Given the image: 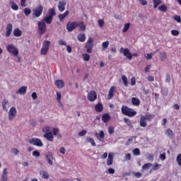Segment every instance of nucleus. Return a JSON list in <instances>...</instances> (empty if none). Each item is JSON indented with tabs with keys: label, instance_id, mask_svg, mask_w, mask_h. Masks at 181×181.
I'll use <instances>...</instances> for the list:
<instances>
[{
	"label": "nucleus",
	"instance_id": "nucleus-1",
	"mask_svg": "<svg viewBox=\"0 0 181 181\" xmlns=\"http://www.w3.org/2000/svg\"><path fill=\"white\" fill-rule=\"evenodd\" d=\"M42 132L44 133L43 137L45 138L49 141H54V132L53 129L49 126H45L42 129Z\"/></svg>",
	"mask_w": 181,
	"mask_h": 181
},
{
	"label": "nucleus",
	"instance_id": "nucleus-2",
	"mask_svg": "<svg viewBox=\"0 0 181 181\" xmlns=\"http://www.w3.org/2000/svg\"><path fill=\"white\" fill-rule=\"evenodd\" d=\"M56 15H57V13L55 11V8H50V9H49L47 15L45 16V18L42 21H44V22L48 25L52 24L54 17Z\"/></svg>",
	"mask_w": 181,
	"mask_h": 181
},
{
	"label": "nucleus",
	"instance_id": "nucleus-3",
	"mask_svg": "<svg viewBox=\"0 0 181 181\" xmlns=\"http://www.w3.org/2000/svg\"><path fill=\"white\" fill-rule=\"evenodd\" d=\"M122 113L129 117H134L137 115V112L134 109H130L128 106H122Z\"/></svg>",
	"mask_w": 181,
	"mask_h": 181
},
{
	"label": "nucleus",
	"instance_id": "nucleus-4",
	"mask_svg": "<svg viewBox=\"0 0 181 181\" xmlns=\"http://www.w3.org/2000/svg\"><path fill=\"white\" fill-rule=\"evenodd\" d=\"M6 50L10 54L14 57H18L19 55V49L14 44H9L6 46Z\"/></svg>",
	"mask_w": 181,
	"mask_h": 181
},
{
	"label": "nucleus",
	"instance_id": "nucleus-5",
	"mask_svg": "<svg viewBox=\"0 0 181 181\" xmlns=\"http://www.w3.org/2000/svg\"><path fill=\"white\" fill-rule=\"evenodd\" d=\"M17 115H18V110L16 107H15L14 106H12V107L10 108L8 112V121L13 122L16 119Z\"/></svg>",
	"mask_w": 181,
	"mask_h": 181
},
{
	"label": "nucleus",
	"instance_id": "nucleus-6",
	"mask_svg": "<svg viewBox=\"0 0 181 181\" xmlns=\"http://www.w3.org/2000/svg\"><path fill=\"white\" fill-rule=\"evenodd\" d=\"M51 46V42L48 40H45L42 43V47L40 50L41 55H45L49 52V47Z\"/></svg>",
	"mask_w": 181,
	"mask_h": 181
},
{
	"label": "nucleus",
	"instance_id": "nucleus-7",
	"mask_svg": "<svg viewBox=\"0 0 181 181\" xmlns=\"http://www.w3.org/2000/svg\"><path fill=\"white\" fill-rule=\"evenodd\" d=\"M93 42H94V39L91 37H88V40L86 42V45L85 47L86 49V52L89 54L93 52Z\"/></svg>",
	"mask_w": 181,
	"mask_h": 181
},
{
	"label": "nucleus",
	"instance_id": "nucleus-8",
	"mask_svg": "<svg viewBox=\"0 0 181 181\" xmlns=\"http://www.w3.org/2000/svg\"><path fill=\"white\" fill-rule=\"evenodd\" d=\"M38 25V32L40 35H43L45 33L46 30H47V27L46 26L45 23L44 21H40L37 23Z\"/></svg>",
	"mask_w": 181,
	"mask_h": 181
},
{
	"label": "nucleus",
	"instance_id": "nucleus-9",
	"mask_svg": "<svg viewBox=\"0 0 181 181\" xmlns=\"http://www.w3.org/2000/svg\"><path fill=\"white\" fill-rule=\"evenodd\" d=\"M33 16L34 18H39L43 12V6L40 5L33 10Z\"/></svg>",
	"mask_w": 181,
	"mask_h": 181
},
{
	"label": "nucleus",
	"instance_id": "nucleus-10",
	"mask_svg": "<svg viewBox=\"0 0 181 181\" xmlns=\"http://www.w3.org/2000/svg\"><path fill=\"white\" fill-rule=\"evenodd\" d=\"M77 27H78V22L77 21L68 22L66 23V30H68V32L74 31Z\"/></svg>",
	"mask_w": 181,
	"mask_h": 181
},
{
	"label": "nucleus",
	"instance_id": "nucleus-11",
	"mask_svg": "<svg viewBox=\"0 0 181 181\" xmlns=\"http://www.w3.org/2000/svg\"><path fill=\"white\" fill-rule=\"evenodd\" d=\"M120 52L124 54V57H126L129 60L132 59V54L129 51L128 48H120Z\"/></svg>",
	"mask_w": 181,
	"mask_h": 181
},
{
	"label": "nucleus",
	"instance_id": "nucleus-12",
	"mask_svg": "<svg viewBox=\"0 0 181 181\" xmlns=\"http://www.w3.org/2000/svg\"><path fill=\"white\" fill-rule=\"evenodd\" d=\"M28 143H30L32 145H34L37 147H42L43 146V144L42 141L37 138H33L30 140H28Z\"/></svg>",
	"mask_w": 181,
	"mask_h": 181
},
{
	"label": "nucleus",
	"instance_id": "nucleus-13",
	"mask_svg": "<svg viewBox=\"0 0 181 181\" xmlns=\"http://www.w3.org/2000/svg\"><path fill=\"white\" fill-rule=\"evenodd\" d=\"M46 157V160L48 164H49L50 166H53V162L55 160L53 153L52 152H48L45 155Z\"/></svg>",
	"mask_w": 181,
	"mask_h": 181
},
{
	"label": "nucleus",
	"instance_id": "nucleus-14",
	"mask_svg": "<svg viewBox=\"0 0 181 181\" xmlns=\"http://www.w3.org/2000/svg\"><path fill=\"white\" fill-rule=\"evenodd\" d=\"M98 95L95 91L91 90L88 93V100L90 102H94L97 100Z\"/></svg>",
	"mask_w": 181,
	"mask_h": 181
},
{
	"label": "nucleus",
	"instance_id": "nucleus-15",
	"mask_svg": "<svg viewBox=\"0 0 181 181\" xmlns=\"http://www.w3.org/2000/svg\"><path fill=\"white\" fill-rule=\"evenodd\" d=\"M115 157V153L110 152L109 155H107V161H106V165L107 166H111L113 164V158Z\"/></svg>",
	"mask_w": 181,
	"mask_h": 181
},
{
	"label": "nucleus",
	"instance_id": "nucleus-16",
	"mask_svg": "<svg viewBox=\"0 0 181 181\" xmlns=\"http://www.w3.org/2000/svg\"><path fill=\"white\" fill-rule=\"evenodd\" d=\"M13 25L12 24H8L6 25V37H9L13 32Z\"/></svg>",
	"mask_w": 181,
	"mask_h": 181
},
{
	"label": "nucleus",
	"instance_id": "nucleus-17",
	"mask_svg": "<svg viewBox=\"0 0 181 181\" xmlns=\"http://www.w3.org/2000/svg\"><path fill=\"white\" fill-rule=\"evenodd\" d=\"M101 120L104 124H107L111 120V116L109 113H105L102 115Z\"/></svg>",
	"mask_w": 181,
	"mask_h": 181
},
{
	"label": "nucleus",
	"instance_id": "nucleus-18",
	"mask_svg": "<svg viewBox=\"0 0 181 181\" xmlns=\"http://www.w3.org/2000/svg\"><path fill=\"white\" fill-rule=\"evenodd\" d=\"M54 84L57 88H63L65 86V83L63 80H56Z\"/></svg>",
	"mask_w": 181,
	"mask_h": 181
},
{
	"label": "nucleus",
	"instance_id": "nucleus-19",
	"mask_svg": "<svg viewBox=\"0 0 181 181\" xmlns=\"http://www.w3.org/2000/svg\"><path fill=\"white\" fill-rule=\"evenodd\" d=\"M95 135L98 140H99L100 141H103L104 140V138H105L104 131L101 130V131H100L99 134L95 133Z\"/></svg>",
	"mask_w": 181,
	"mask_h": 181
},
{
	"label": "nucleus",
	"instance_id": "nucleus-20",
	"mask_svg": "<svg viewBox=\"0 0 181 181\" xmlns=\"http://www.w3.org/2000/svg\"><path fill=\"white\" fill-rule=\"evenodd\" d=\"M139 125H140V127H141L142 128H145V127H146V125H147V122H146V117H145V116H144V115H141V116L140 121H139Z\"/></svg>",
	"mask_w": 181,
	"mask_h": 181
},
{
	"label": "nucleus",
	"instance_id": "nucleus-21",
	"mask_svg": "<svg viewBox=\"0 0 181 181\" xmlns=\"http://www.w3.org/2000/svg\"><path fill=\"white\" fill-rule=\"evenodd\" d=\"M66 3L64 1H59L58 9L60 12H63L65 10Z\"/></svg>",
	"mask_w": 181,
	"mask_h": 181
},
{
	"label": "nucleus",
	"instance_id": "nucleus-22",
	"mask_svg": "<svg viewBox=\"0 0 181 181\" xmlns=\"http://www.w3.org/2000/svg\"><path fill=\"white\" fill-rule=\"evenodd\" d=\"M1 181H8V169H4Z\"/></svg>",
	"mask_w": 181,
	"mask_h": 181
},
{
	"label": "nucleus",
	"instance_id": "nucleus-23",
	"mask_svg": "<svg viewBox=\"0 0 181 181\" xmlns=\"http://www.w3.org/2000/svg\"><path fill=\"white\" fill-rule=\"evenodd\" d=\"M165 134L170 139H174V132L170 129H166L165 132Z\"/></svg>",
	"mask_w": 181,
	"mask_h": 181
},
{
	"label": "nucleus",
	"instance_id": "nucleus-24",
	"mask_svg": "<svg viewBox=\"0 0 181 181\" xmlns=\"http://www.w3.org/2000/svg\"><path fill=\"white\" fill-rule=\"evenodd\" d=\"M115 91V87L112 86L110 89H109V94H107V99L110 100L113 98Z\"/></svg>",
	"mask_w": 181,
	"mask_h": 181
},
{
	"label": "nucleus",
	"instance_id": "nucleus-25",
	"mask_svg": "<svg viewBox=\"0 0 181 181\" xmlns=\"http://www.w3.org/2000/svg\"><path fill=\"white\" fill-rule=\"evenodd\" d=\"M69 11H66L63 14H59L58 16V18L59 19V22L64 21V20L66 18V17L69 14Z\"/></svg>",
	"mask_w": 181,
	"mask_h": 181
},
{
	"label": "nucleus",
	"instance_id": "nucleus-26",
	"mask_svg": "<svg viewBox=\"0 0 181 181\" xmlns=\"http://www.w3.org/2000/svg\"><path fill=\"white\" fill-rule=\"evenodd\" d=\"M22 30L20 28H15L13 30V35L16 37H20L22 35Z\"/></svg>",
	"mask_w": 181,
	"mask_h": 181
},
{
	"label": "nucleus",
	"instance_id": "nucleus-27",
	"mask_svg": "<svg viewBox=\"0 0 181 181\" xmlns=\"http://www.w3.org/2000/svg\"><path fill=\"white\" fill-rule=\"evenodd\" d=\"M95 110L97 112H102L103 111V105L101 103H98L95 106Z\"/></svg>",
	"mask_w": 181,
	"mask_h": 181
},
{
	"label": "nucleus",
	"instance_id": "nucleus-28",
	"mask_svg": "<svg viewBox=\"0 0 181 181\" xmlns=\"http://www.w3.org/2000/svg\"><path fill=\"white\" fill-rule=\"evenodd\" d=\"M9 4L11 6V9H13L14 11H18L19 9L18 4L16 3H15L14 1H10Z\"/></svg>",
	"mask_w": 181,
	"mask_h": 181
},
{
	"label": "nucleus",
	"instance_id": "nucleus-29",
	"mask_svg": "<svg viewBox=\"0 0 181 181\" xmlns=\"http://www.w3.org/2000/svg\"><path fill=\"white\" fill-rule=\"evenodd\" d=\"M27 87L26 86H22L20 88L16 93H19L20 95H25L26 93Z\"/></svg>",
	"mask_w": 181,
	"mask_h": 181
},
{
	"label": "nucleus",
	"instance_id": "nucleus-30",
	"mask_svg": "<svg viewBox=\"0 0 181 181\" xmlns=\"http://www.w3.org/2000/svg\"><path fill=\"white\" fill-rule=\"evenodd\" d=\"M52 132H53V136H57L58 139L62 138V134H59V129L57 128H53L52 129Z\"/></svg>",
	"mask_w": 181,
	"mask_h": 181
},
{
	"label": "nucleus",
	"instance_id": "nucleus-31",
	"mask_svg": "<svg viewBox=\"0 0 181 181\" xmlns=\"http://www.w3.org/2000/svg\"><path fill=\"white\" fill-rule=\"evenodd\" d=\"M77 38H78L79 42H84L85 40H86V35H85V33H80V34H78Z\"/></svg>",
	"mask_w": 181,
	"mask_h": 181
},
{
	"label": "nucleus",
	"instance_id": "nucleus-32",
	"mask_svg": "<svg viewBox=\"0 0 181 181\" xmlns=\"http://www.w3.org/2000/svg\"><path fill=\"white\" fill-rule=\"evenodd\" d=\"M9 105V101L8 100L4 99L2 102V108L4 111H8V108L6 107V105Z\"/></svg>",
	"mask_w": 181,
	"mask_h": 181
},
{
	"label": "nucleus",
	"instance_id": "nucleus-33",
	"mask_svg": "<svg viewBox=\"0 0 181 181\" xmlns=\"http://www.w3.org/2000/svg\"><path fill=\"white\" fill-rule=\"evenodd\" d=\"M132 103L134 106H139L140 105V100L136 98H132Z\"/></svg>",
	"mask_w": 181,
	"mask_h": 181
},
{
	"label": "nucleus",
	"instance_id": "nucleus-34",
	"mask_svg": "<svg viewBox=\"0 0 181 181\" xmlns=\"http://www.w3.org/2000/svg\"><path fill=\"white\" fill-rule=\"evenodd\" d=\"M122 81L124 83V86L125 87H128V78L124 75H122L121 76Z\"/></svg>",
	"mask_w": 181,
	"mask_h": 181
},
{
	"label": "nucleus",
	"instance_id": "nucleus-35",
	"mask_svg": "<svg viewBox=\"0 0 181 181\" xmlns=\"http://www.w3.org/2000/svg\"><path fill=\"white\" fill-rule=\"evenodd\" d=\"M86 141H87L88 143L91 144V145H92L93 146H96V144H95V140H94L93 139L90 138V137H87V138H86Z\"/></svg>",
	"mask_w": 181,
	"mask_h": 181
},
{
	"label": "nucleus",
	"instance_id": "nucleus-36",
	"mask_svg": "<svg viewBox=\"0 0 181 181\" xmlns=\"http://www.w3.org/2000/svg\"><path fill=\"white\" fill-rule=\"evenodd\" d=\"M78 27H79L81 31L83 32L86 30V25H84L83 22H82V21L78 23Z\"/></svg>",
	"mask_w": 181,
	"mask_h": 181
},
{
	"label": "nucleus",
	"instance_id": "nucleus-37",
	"mask_svg": "<svg viewBox=\"0 0 181 181\" xmlns=\"http://www.w3.org/2000/svg\"><path fill=\"white\" fill-rule=\"evenodd\" d=\"M110 45L109 41H105L102 43V49L103 50H105L107 49L108 46Z\"/></svg>",
	"mask_w": 181,
	"mask_h": 181
},
{
	"label": "nucleus",
	"instance_id": "nucleus-38",
	"mask_svg": "<svg viewBox=\"0 0 181 181\" xmlns=\"http://www.w3.org/2000/svg\"><path fill=\"white\" fill-rule=\"evenodd\" d=\"M40 175H42V177L44 179H48L49 178V173L46 171H41Z\"/></svg>",
	"mask_w": 181,
	"mask_h": 181
},
{
	"label": "nucleus",
	"instance_id": "nucleus-39",
	"mask_svg": "<svg viewBox=\"0 0 181 181\" xmlns=\"http://www.w3.org/2000/svg\"><path fill=\"white\" fill-rule=\"evenodd\" d=\"M151 166H153V164L151 163H145V164L142 166V170H148V169H150V168H151Z\"/></svg>",
	"mask_w": 181,
	"mask_h": 181
},
{
	"label": "nucleus",
	"instance_id": "nucleus-40",
	"mask_svg": "<svg viewBox=\"0 0 181 181\" xmlns=\"http://www.w3.org/2000/svg\"><path fill=\"white\" fill-rule=\"evenodd\" d=\"M160 168H161V165H160V164L155 163V164L153 165V169H152L151 170H150V173H151L153 170H158V169H160Z\"/></svg>",
	"mask_w": 181,
	"mask_h": 181
},
{
	"label": "nucleus",
	"instance_id": "nucleus-41",
	"mask_svg": "<svg viewBox=\"0 0 181 181\" xmlns=\"http://www.w3.org/2000/svg\"><path fill=\"white\" fill-rule=\"evenodd\" d=\"M133 154H134V156H140L141 155L140 149L139 148H134L133 150Z\"/></svg>",
	"mask_w": 181,
	"mask_h": 181
},
{
	"label": "nucleus",
	"instance_id": "nucleus-42",
	"mask_svg": "<svg viewBox=\"0 0 181 181\" xmlns=\"http://www.w3.org/2000/svg\"><path fill=\"white\" fill-rule=\"evenodd\" d=\"M158 9L162 12H166L168 10V8L165 5H161L158 7Z\"/></svg>",
	"mask_w": 181,
	"mask_h": 181
},
{
	"label": "nucleus",
	"instance_id": "nucleus-43",
	"mask_svg": "<svg viewBox=\"0 0 181 181\" xmlns=\"http://www.w3.org/2000/svg\"><path fill=\"white\" fill-rule=\"evenodd\" d=\"M153 4H154V8H157L159 5L162 4L161 0H153Z\"/></svg>",
	"mask_w": 181,
	"mask_h": 181
},
{
	"label": "nucleus",
	"instance_id": "nucleus-44",
	"mask_svg": "<svg viewBox=\"0 0 181 181\" xmlns=\"http://www.w3.org/2000/svg\"><path fill=\"white\" fill-rule=\"evenodd\" d=\"M171 35L173 36L177 37L180 35V31L178 30H172Z\"/></svg>",
	"mask_w": 181,
	"mask_h": 181
},
{
	"label": "nucleus",
	"instance_id": "nucleus-45",
	"mask_svg": "<svg viewBox=\"0 0 181 181\" xmlns=\"http://www.w3.org/2000/svg\"><path fill=\"white\" fill-rule=\"evenodd\" d=\"M124 121L128 125V127H132V122L129 119L125 117L124 118Z\"/></svg>",
	"mask_w": 181,
	"mask_h": 181
},
{
	"label": "nucleus",
	"instance_id": "nucleus-46",
	"mask_svg": "<svg viewBox=\"0 0 181 181\" xmlns=\"http://www.w3.org/2000/svg\"><path fill=\"white\" fill-rule=\"evenodd\" d=\"M23 13L25 16H28L31 13V10L30 8H25L23 9Z\"/></svg>",
	"mask_w": 181,
	"mask_h": 181
},
{
	"label": "nucleus",
	"instance_id": "nucleus-47",
	"mask_svg": "<svg viewBox=\"0 0 181 181\" xmlns=\"http://www.w3.org/2000/svg\"><path fill=\"white\" fill-rule=\"evenodd\" d=\"M82 57H83L84 61H86V62L90 61V54H83L82 55Z\"/></svg>",
	"mask_w": 181,
	"mask_h": 181
},
{
	"label": "nucleus",
	"instance_id": "nucleus-48",
	"mask_svg": "<svg viewBox=\"0 0 181 181\" xmlns=\"http://www.w3.org/2000/svg\"><path fill=\"white\" fill-rule=\"evenodd\" d=\"M144 117H145L146 121H149L150 122L153 119V115L148 114V115H146L144 116Z\"/></svg>",
	"mask_w": 181,
	"mask_h": 181
},
{
	"label": "nucleus",
	"instance_id": "nucleus-49",
	"mask_svg": "<svg viewBox=\"0 0 181 181\" xmlns=\"http://www.w3.org/2000/svg\"><path fill=\"white\" fill-rule=\"evenodd\" d=\"M177 163L179 166H181V153L178 154L176 158Z\"/></svg>",
	"mask_w": 181,
	"mask_h": 181
},
{
	"label": "nucleus",
	"instance_id": "nucleus-50",
	"mask_svg": "<svg viewBox=\"0 0 181 181\" xmlns=\"http://www.w3.org/2000/svg\"><path fill=\"white\" fill-rule=\"evenodd\" d=\"M98 26L102 28L104 25H105V23H104V20L103 19H100L98 21Z\"/></svg>",
	"mask_w": 181,
	"mask_h": 181
},
{
	"label": "nucleus",
	"instance_id": "nucleus-51",
	"mask_svg": "<svg viewBox=\"0 0 181 181\" xmlns=\"http://www.w3.org/2000/svg\"><path fill=\"white\" fill-rule=\"evenodd\" d=\"M129 26H131L130 23H127L124 25V28L122 30V31L124 33H126L127 31H128V30L129 29Z\"/></svg>",
	"mask_w": 181,
	"mask_h": 181
},
{
	"label": "nucleus",
	"instance_id": "nucleus-52",
	"mask_svg": "<svg viewBox=\"0 0 181 181\" xmlns=\"http://www.w3.org/2000/svg\"><path fill=\"white\" fill-rule=\"evenodd\" d=\"M156 53V52H155L154 53L148 54L147 56L145 57L146 59H147V60L151 59L153 58V56Z\"/></svg>",
	"mask_w": 181,
	"mask_h": 181
},
{
	"label": "nucleus",
	"instance_id": "nucleus-53",
	"mask_svg": "<svg viewBox=\"0 0 181 181\" xmlns=\"http://www.w3.org/2000/svg\"><path fill=\"white\" fill-rule=\"evenodd\" d=\"M132 159V154L131 153H127L125 157H124V160L125 161H129Z\"/></svg>",
	"mask_w": 181,
	"mask_h": 181
},
{
	"label": "nucleus",
	"instance_id": "nucleus-54",
	"mask_svg": "<svg viewBox=\"0 0 181 181\" xmlns=\"http://www.w3.org/2000/svg\"><path fill=\"white\" fill-rule=\"evenodd\" d=\"M59 45L60 46H67V42L63 40H59Z\"/></svg>",
	"mask_w": 181,
	"mask_h": 181
},
{
	"label": "nucleus",
	"instance_id": "nucleus-55",
	"mask_svg": "<svg viewBox=\"0 0 181 181\" xmlns=\"http://www.w3.org/2000/svg\"><path fill=\"white\" fill-rule=\"evenodd\" d=\"M107 132H109V134H112L115 132V129L112 127H107Z\"/></svg>",
	"mask_w": 181,
	"mask_h": 181
},
{
	"label": "nucleus",
	"instance_id": "nucleus-56",
	"mask_svg": "<svg viewBox=\"0 0 181 181\" xmlns=\"http://www.w3.org/2000/svg\"><path fill=\"white\" fill-rule=\"evenodd\" d=\"M34 157L38 158L40 156V153L38 151H34L33 153Z\"/></svg>",
	"mask_w": 181,
	"mask_h": 181
},
{
	"label": "nucleus",
	"instance_id": "nucleus-57",
	"mask_svg": "<svg viewBox=\"0 0 181 181\" xmlns=\"http://www.w3.org/2000/svg\"><path fill=\"white\" fill-rule=\"evenodd\" d=\"M11 153L16 156H17L19 153V150L18 148H12Z\"/></svg>",
	"mask_w": 181,
	"mask_h": 181
},
{
	"label": "nucleus",
	"instance_id": "nucleus-58",
	"mask_svg": "<svg viewBox=\"0 0 181 181\" xmlns=\"http://www.w3.org/2000/svg\"><path fill=\"white\" fill-rule=\"evenodd\" d=\"M174 20L179 23H181V17L180 16H175Z\"/></svg>",
	"mask_w": 181,
	"mask_h": 181
},
{
	"label": "nucleus",
	"instance_id": "nucleus-59",
	"mask_svg": "<svg viewBox=\"0 0 181 181\" xmlns=\"http://www.w3.org/2000/svg\"><path fill=\"white\" fill-rule=\"evenodd\" d=\"M66 152V148H64V147H60L59 148V153L62 155H64Z\"/></svg>",
	"mask_w": 181,
	"mask_h": 181
},
{
	"label": "nucleus",
	"instance_id": "nucleus-60",
	"mask_svg": "<svg viewBox=\"0 0 181 181\" xmlns=\"http://www.w3.org/2000/svg\"><path fill=\"white\" fill-rule=\"evenodd\" d=\"M136 77H132L131 78V86H136Z\"/></svg>",
	"mask_w": 181,
	"mask_h": 181
},
{
	"label": "nucleus",
	"instance_id": "nucleus-61",
	"mask_svg": "<svg viewBox=\"0 0 181 181\" xmlns=\"http://www.w3.org/2000/svg\"><path fill=\"white\" fill-rule=\"evenodd\" d=\"M160 58L162 61H163L164 59H165L166 58V54L165 52H162L160 54Z\"/></svg>",
	"mask_w": 181,
	"mask_h": 181
},
{
	"label": "nucleus",
	"instance_id": "nucleus-62",
	"mask_svg": "<svg viewBox=\"0 0 181 181\" xmlns=\"http://www.w3.org/2000/svg\"><path fill=\"white\" fill-rule=\"evenodd\" d=\"M26 1H27V0H21V6H22V8H25V6H27Z\"/></svg>",
	"mask_w": 181,
	"mask_h": 181
},
{
	"label": "nucleus",
	"instance_id": "nucleus-63",
	"mask_svg": "<svg viewBox=\"0 0 181 181\" xmlns=\"http://www.w3.org/2000/svg\"><path fill=\"white\" fill-rule=\"evenodd\" d=\"M86 133H87V132L86 130H83L78 133V136H83L86 135Z\"/></svg>",
	"mask_w": 181,
	"mask_h": 181
},
{
	"label": "nucleus",
	"instance_id": "nucleus-64",
	"mask_svg": "<svg viewBox=\"0 0 181 181\" xmlns=\"http://www.w3.org/2000/svg\"><path fill=\"white\" fill-rule=\"evenodd\" d=\"M160 159L163 161L165 160V153H163L160 155Z\"/></svg>",
	"mask_w": 181,
	"mask_h": 181
}]
</instances>
